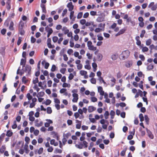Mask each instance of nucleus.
<instances>
[{
	"instance_id": "3",
	"label": "nucleus",
	"mask_w": 157,
	"mask_h": 157,
	"mask_svg": "<svg viewBox=\"0 0 157 157\" xmlns=\"http://www.w3.org/2000/svg\"><path fill=\"white\" fill-rule=\"evenodd\" d=\"M26 97L28 98L29 101L32 100V102L35 103L37 101V99L36 98H33V97L30 93H28L27 94Z\"/></svg>"
},
{
	"instance_id": "37",
	"label": "nucleus",
	"mask_w": 157,
	"mask_h": 157,
	"mask_svg": "<svg viewBox=\"0 0 157 157\" xmlns=\"http://www.w3.org/2000/svg\"><path fill=\"white\" fill-rule=\"evenodd\" d=\"M24 26V22L22 21H21L20 22V23L19 24V28H23V27Z\"/></svg>"
},
{
	"instance_id": "48",
	"label": "nucleus",
	"mask_w": 157,
	"mask_h": 157,
	"mask_svg": "<svg viewBox=\"0 0 157 157\" xmlns=\"http://www.w3.org/2000/svg\"><path fill=\"white\" fill-rule=\"evenodd\" d=\"M5 149L6 148L5 146H2L0 149V152L1 153H3L5 150Z\"/></svg>"
},
{
	"instance_id": "36",
	"label": "nucleus",
	"mask_w": 157,
	"mask_h": 157,
	"mask_svg": "<svg viewBox=\"0 0 157 157\" xmlns=\"http://www.w3.org/2000/svg\"><path fill=\"white\" fill-rule=\"evenodd\" d=\"M43 152V148L40 147L38 151V154L39 155L41 154Z\"/></svg>"
},
{
	"instance_id": "61",
	"label": "nucleus",
	"mask_w": 157,
	"mask_h": 157,
	"mask_svg": "<svg viewBox=\"0 0 157 157\" xmlns=\"http://www.w3.org/2000/svg\"><path fill=\"white\" fill-rule=\"evenodd\" d=\"M139 58L143 61H144L145 59V58L143 55H140L139 56Z\"/></svg>"
},
{
	"instance_id": "59",
	"label": "nucleus",
	"mask_w": 157,
	"mask_h": 157,
	"mask_svg": "<svg viewBox=\"0 0 157 157\" xmlns=\"http://www.w3.org/2000/svg\"><path fill=\"white\" fill-rule=\"evenodd\" d=\"M74 76L72 73H70L68 77V78L69 80H71L73 79Z\"/></svg>"
},
{
	"instance_id": "63",
	"label": "nucleus",
	"mask_w": 157,
	"mask_h": 157,
	"mask_svg": "<svg viewBox=\"0 0 157 157\" xmlns=\"http://www.w3.org/2000/svg\"><path fill=\"white\" fill-rule=\"evenodd\" d=\"M67 9H65L63 10V12L62 13V16L63 17H64V15L67 13Z\"/></svg>"
},
{
	"instance_id": "15",
	"label": "nucleus",
	"mask_w": 157,
	"mask_h": 157,
	"mask_svg": "<svg viewBox=\"0 0 157 157\" xmlns=\"http://www.w3.org/2000/svg\"><path fill=\"white\" fill-rule=\"evenodd\" d=\"M45 30L48 33L52 34L53 32L52 29L49 27L48 26H47L45 28Z\"/></svg>"
},
{
	"instance_id": "26",
	"label": "nucleus",
	"mask_w": 157,
	"mask_h": 157,
	"mask_svg": "<svg viewBox=\"0 0 157 157\" xmlns=\"http://www.w3.org/2000/svg\"><path fill=\"white\" fill-rule=\"evenodd\" d=\"M110 115L111 116V119H113L115 115V112L113 110H111L110 112Z\"/></svg>"
},
{
	"instance_id": "17",
	"label": "nucleus",
	"mask_w": 157,
	"mask_h": 157,
	"mask_svg": "<svg viewBox=\"0 0 157 157\" xmlns=\"http://www.w3.org/2000/svg\"><path fill=\"white\" fill-rule=\"evenodd\" d=\"M40 7L42 8V12L44 13H47V11L45 5L44 4H41L40 5Z\"/></svg>"
},
{
	"instance_id": "24",
	"label": "nucleus",
	"mask_w": 157,
	"mask_h": 157,
	"mask_svg": "<svg viewBox=\"0 0 157 157\" xmlns=\"http://www.w3.org/2000/svg\"><path fill=\"white\" fill-rule=\"evenodd\" d=\"M13 134V132L10 130L7 131L6 135L8 137H10L12 136Z\"/></svg>"
},
{
	"instance_id": "41",
	"label": "nucleus",
	"mask_w": 157,
	"mask_h": 157,
	"mask_svg": "<svg viewBox=\"0 0 157 157\" xmlns=\"http://www.w3.org/2000/svg\"><path fill=\"white\" fill-rule=\"evenodd\" d=\"M80 74L82 75L83 76L87 74V72L86 71L81 70L80 71Z\"/></svg>"
},
{
	"instance_id": "6",
	"label": "nucleus",
	"mask_w": 157,
	"mask_h": 157,
	"mask_svg": "<svg viewBox=\"0 0 157 157\" xmlns=\"http://www.w3.org/2000/svg\"><path fill=\"white\" fill-rule=\"evenodd\" d=\"M38 119H37L35 121V125L37 127H40L42 126L43 124V122L40 121L39 122Z\"/></svg>"
},
{
	"instance_id": "29",
	"label": "nucleus",
	"mask_w": 157,
	"mask_h": 157,
	"mask_svg": "<svg viewBox=\"0 0 157 157\" xmlns=\"http://www.w3.org/2000/svg\"><path fill=\"white\" fill-rule=\"evenodd\" d=\"M75 146L77 147L78 148L81 149L83 148V145L81 143H80L79 144L75 145Z\"/></svg>"
},
{
	"instance_id": "5",
	"label": "nucleus",
	"mask_w": 157,
	"mask_h": 157,
	"mask_svg": "<svg viewBox=\"0 0 157 157\" xmlns=\"http://www.w3.org/2000/svg\"><path fill=\"white\" fill-rule=\"evenodd\" d=\"M73 98L72 99V101L73 102H77L78 99V95L76 93H74L72 94Z\"/></svg>"
},
{
	"instance_id": "38",
	"label": "nucleus",
	"mask_w": 157,
	"mask_h": 157,
	"mask_svg": "<svg viewBox=\"0 0 157 157\" xmlns=\"http://www.w3.org/2000/svg\"><path fill=\"white\" fill-rule=\"evenodd\" d=\"M28 81L26 78L25 76H23L22 78V82L24 84H26Z\"/></svg>"
},
{
	"instance_id": "10",
	"label": "nucleus",
	"mask_w": 157,
	"mask_h": 157,
	"mask_svg": "<svg viewBox=\"0 0 157 157\" xmlns=\"http://www.w3.org/2000/svg\"><path fill=\"white\" fill-rule=\"evenodd\" d=\"M67 7L69 8L68 10L69 11H72L74 9V6L72 5L71 2H70L68 4Z\"/></svg>"
},
{
	"instance_id": "42",
	"label": "nucleus",
	"mask_w": 157,
	"mask_h": 157,
	"mask_svg": "<svg viewBox=\"0 0 157 157\" xmlns=\"http://www.w3.org/2000/svg\"><path fill=\"white\" fill-rule=\"evenodd\" d=\"M17 125L16 121L13 122V124L12 125V128L13 129H15L17 128Z\"/></svg>"
},
{
	"instance_id": "23",
	"label": "nucleus",
	"mask_w": 157,
	"mask_h": 157,
	"mask_svg": "<svg viewBox=\"0 0 157 157\" xmlns=\"http://www.w3.org/2000/svg\"><path fill=\"white\" fill-rule=\"evenodd\" d=\"M92 66L93 68V71L95 72L97 70V64L95 63H93L92 64Z\"/></svg>"
},
{
	"instance_id": "35",
	"label": "nucleus",
	"mask_w": 157,
	"mask_h": 157,
	"mask_svg": "<svg viewBox=\"0 0 157 157\" xmlns=\"http://www.w3.org/2000/svg\"><path fill=\"white\" fill-rule=\"evenodd\" d=\"M154 68V66L152 64L149 65L147 67V68L149 70H151L152 69Z\"/></svg>"
},
{
	"instance_id": "30",
	"label": "nucleus",
	"mask_w": 157,
	"mask_h": 157,
	"mask_svg": "<svg viewBox=\"0 0 157 157\" xmlns=\"http://www.w3.org/2000/svg\"><path fill=\"white\" fill-rule=\"evenodd\" d=\"M52 112L51 108L50 107H48L47 109V113L48 114H51Z\"/></svg>"
},
{
	"instance_id": "32",
	"label": "nucleus",
	"mask_w": 157,
	"mask_h": 157,
	"mask_svg": "<svg viewBox=\"0 0 157 157\" xmlns=\"http://www.w3.org/2000/svg\"><path fill=\"white\" fill-rule=\"evenodd\" d=\"M5 136V133H2L1 135L0 136V143L2 142V141L3 139Z\"/></svg>"
},
{
	"instance_id": "43",
	"label": "nucleus",
	"mask_w": 157,
	"mask_h": 157,
	"mask_svg": "<svg viewBox=\"0 0 157 157\" xmlns=\"http://www.w3.org/2000/svg\"><path fill=\"white\" fill-rule=\"evenodd\" d=\"M44 92L43 91H41L40 92L38 93L37 96L38 95L39 97H42L44 96Z\"/></svg>"
},
{
	"instance_id": "25",
	"label": "nucleus",
	"mask_w": 157,
	"mask_h": 157,
	"mask_svg": "<svg viewBox=\"0 0 157 157\" xmlns=\"http://www.w3.org/2000/svg\"><path fill=\"white\" fill-rule=\"evenodd\" d=\"M19 31L21 35H23L25 34V32L22 28H19Z\"/></svg>"
},
{
	"instance_id": "33",
	"label": "nucleus",
	"mask_w": 157,
	"mask_h": 157,
	"mask_svg": "<svg viewBox=\"0 0 157 157\" xmlns=\"http://www.w3.org/2000/svg\"><path fill=\"white\" fill-rule=\"evenodd\" d=\"M62 152V151L60 149L56 148L55 150L54 153H61Z\"/></svg>"
},
{
	"instance_id": "7",
	"label": "nucleus",
	"mask_w": 157,
	"mask_h": 157,
	"mask_svg": "<svg viewBox=\"0 0 157 157\" xmlns=\"http://www.w3.org/2000/svg\"><path fill=\"white\" fill-rule=\"evenodd\" d=\"M146 130L147 135L151 139H153L154 138V136L152 134V132L150 131V130L147 129H147Z\"/></svg>"
},
{
	"instance_id": "12",
	"label": "nucleus",
	"mask_w": 157,
	"mask_h": 157,
	"mask_svg": "<svg viewBox=\"0 0 157 157\" xmlns=\"http://www.w3.org/2000/svg\"><path fill=\"white\" fill-rule=\"evenodd\" d=\"M140 95L141 97H142L143 95V94L142 91L140 90H138V92H137L136 95H135V97L137 98Z\"/></svg>"
},
{
	"instance_id": "4",
	"label": "nucleus",
	"mask_w": 157,
	"mask_h": 157,
	"mask_svg": "<svg viewBox=\"0 0 157 157\" xmlns=\"http://www.w3.org/2000/svg\"><path fill=\"white\" fill-rule=\"evenodd\" d=\"M25 67L24 70H23L24 71L27 73L28 75H30L31 73V67L30 66L26 65Z\"/></svg>"
},
{
	"instance_id": "11",
	"label": "nucleus",
	"mask_w": 157,
	"mask_h": 157,
	"mask_svg": "<svg viewBox=\"0 0 157 157\" xmlns=\"http://www.w3.org/2000/svg\"><path fill=\"white\" fill-rule=\"evenodd\" d=\"M96 110V108L93 106H89L88 108V111L89 113L92 112Z\"/></svg>"
},
{
	"instance_id": "57",
	"label": "nucleus",
	"mask_w": 157,
	"mask_h": 157,
	"mask_svg": "<svg viewBox=\"0 0 157 157\" xmlns=\"http://www.w3.org/2000/svg\"><path fill=\"white\" fill-rule=\"evenodd\" d=\"M80 22L81 24L83 25L85 24L86 22V20L85 19H82L80 21Z\"/></svg>"
},
{
	"instance_id": "19",
	"label": "nucleus",
	"mask_w": 157,
	"mask_h": 157,
	"mask_svg": "<svg viewBox=\"0 0 157 157\" xmlns=\"http://www.w3.org/2000/svg\"><path fill=\"white\" fill-rule=\"evenodd\" d=\"M71 12L70 13V17L71 19H72V20L73 21H75V17H74V12L73 11H71Z\"/></svg>"
},
{
	"instance_id": "9",
	"label": "nucleus",
	"mask_w": 157,
	"mask_h": 157,
	"mask_svg": "<svg viewBox=\"0 0 157 157\" xmlns=\"http://www.w3.org/2000/svg\"><path fill=\"white\" fill-rule=\"evenodd\" d=\"M46 121H47L44 124V126L46 127H48L50 126V124L52 123L53 122L52 120L47 119Z\"/></svg>"
},
{
	"instance_id": "39",
	"label": "nucleus",
	"mask_w": 157,
	"mask_h": 157,
	"mask_svg": "<svg viewBox=\"0 0 157 157\" xmlns=\"http://www.w3.org/2000/svg\"><path fill=\"white\" fill-rule=\"evenodd\" d=\"M83 15L82 12H80L78 13L77 16V18L78 19H80L82 17Z\"/></svg>"
},
{
	"instance_id": "56",
	"label": "nucleus",
	"mask_w": 157,
	"mask_h": 157,
	"mask_svg": "<svg viewBox=\"0 0 157 157\" xmlns=\"http://www.w3.org/2000/svg\"><path fill=\"white\" fill-rule=\"evenodd\" d=\"M90 14L92 16H95L97 15V12L96 11H92L90 12Z\"/></svg>"
},
{
	"instance_id": "64",
	"label": "nucleus",
	"mask_w": 157,
	"mask_h": 157,
	"mask_svg": "<svg viewBox=\"0 0 157 157\" xmlns=\"http://www.w3.org/2000/svg\"><path fill=\"white\" fill-rule=\"evenodd\" d=\"M73 52V51L71 49H69L67 52V53L69 55H71Z\"/></svg>"
},
{
	"instance_id": "21",
	"label": "nucleus",
	"mask_w": 157,
	"mask_h": 157,
	"mask_svg": "<svg viewBox=\"0 0 157 157\" xmlns=\"http://www.w3.org/2000/svg\"><path fill=\"white\" fill-rule=\"evenodd\" d=\"M14 23L12 21L10 22V25L9 27V29L11 30H13L14 29L13 28Z\"/></svg>"
},
{
	"instance_id": "54",
	"label": "nucleus",
	"mask_w": 157,
	"mask_h": 157,
	"mask_svg": "<svg viewBox=\"0 0 157 157\" xmlns=\"http://www.w3.org/2000/svg\"><path fill=\"white\" fill-rule=\"evenodd\" d=\"M126 30V29L124 28L122 29H121L119 32L121 34H122L124 33Z\"/></svg>"
},
{
	"instance_id": "46",
	"label": "nucleus",
	"mask_w": 157,
	"mask_h": 157,
	"mask_svg": "<svg viewBox=\"0 0 157 157\" xmlns=\"http://www.w3.org/2000/svg\"><path fill=\"white\" fill-rule=\"evenodd\" d=\"M53 150V148L52 146H50L48 147V148L47 149V151L48 152H52Z\"/></svg>"
},
{
	"instance_id": "27",
	"label": "nucleus",
	"mask_w": 157,
	"mask_h": 157,
	"mask_svg": "<svg viewBox=\"0 0 157 157\" xmlns=\"http://www.w3.org/2000/svg\"><path fill=\"white\" fill-rule=\"evenodd\" d=\"M152 42L151 40V39H149L146 41V44L147 46L150 45Z\"/></svg>"
},
{
	"instance_id": "31",
	"label": "nucleus",
	"mask_w": 157,
	"mask_h": 157,
	"mask_svg": "<svg viewBox=\"0 0 157 157\" xmlns=\"http://www.w3.org/2000/svg\"><path fill=\"white\" fill-rule=\"evenodd\" d=\"M109 115V113L108 111H106L104 114L105 118V119H107L108 118V116Z\"/></svg>"
},
{
	"instance_id": "16",
	"label": "nucleus",
	"mask_w": 157,
	"mask_h": 157,
	"mask_svg": "<svg viewBox=\"0 0 157 157\" xmlns=\"http://www.w3.org/2000/svg\"><path fill=\"white\" fill-rule=\"evenodd\" d=\"M76 123H78V124H76V128L77 129H80L81 125V122L78 120H76Z\"/></svg>"
},
{
	"instance_id": "2",
	"label": "nucleus",
	"mask_w": 157,
	"mask_h": 157,
	"mask_svg": "<svg viewBox=\"0 0 157 157\" xmlns=\"http://www.w3.org/2000/svg\"><path fill=\"white\" fill-rule=\"evenodd\" d=\"M130 53L129 51L128 50H127L123 51L121 54V56L122 57V59H124L127 58L129 56Z\"/></svg>"
},
{
	"instance_id": "60",
	"label": "nucleus",
	"mask_w": 157,
	"mask_h": 157,
	"mask_svg": "<svg viewBox=\"0 0 157 157\" xmlns=\"http://www.w3.org/2000/svg\"><path fill=\"white\" fill-rule=\"evenodd\" d=\"M25 141L26 142V143L28 144L30 141L29 138L28 136L25 137Z\"/></svg>"
},
{
	"instance_id": "52",
	"label": "nucleus",
	"mask_w": 157,
	"mask_h": 157,
	"mask_svg": "<svg viewBox=\"0 0 157 157\" xmlns=\"http://www.w3.org/2000/svg\"><path fill=\"white\" fill-rule=\"evenodd\" d=\"M67 89L65 88H62L60 90L59 92L61 94L64 93L67 91Z\"/></svg>"
},
{
	"instance_id": "53",
	"label": "nucleus",
	"mask_w": 157,
	"mask_h": 157,
	"mask_svg": "<svg viewBox=\"0 0 157 157\" xmlns=\"http://www.w3.org/2000/svg\"><path fill=\"white\" fill-rule=\"evenodd\" d=\"M21 37H19L17 43V45H19L21 43Z\"/></svg>"
},
{
	"instance_id": "28",
	"label": "nucleus",
	"mask_w": 157,
	"mask_h": 157,
	"mask_svg": "<svg viewBox=\"0 0 157 157\" xmlns=\"http://www.w3.org/2000/svg\"><path fill=\"white\" fill-rule=\"evenodd\" d=\"M127 150V148L126 147L124 150L122 151L121 153V156H124L125 154L126 151Z\"/></svg>"
},
{
	"instance_id": "51",
	"label": "nucleus",
	"mask_w": 157,
	"mask_h": 157,
	"mask_svg": "<svg viewBox=\"0 0 157 157\" xmlns=\"http://www.w3.org/2000/svg\"><path fill=\"white\" fill-rule=\"evenodd\" d=\"M148 51V48L146 47H144L142 48V51L144 52H147Z\"/></svg>"
},
{
	"instance_id": "34",
	"label": "nucleus",
	"mask_w": 157,
	"mask_h": 157,
	"mask_svg": "<svg viewBox=\"0 0 157 157\" xmlns=\"http://www.w3.org/2000/svg\"><path fill=\"white\" fill-rule=\"evenodd\" d=\"M139 117L140 119V121L142 122L144 120V117L142 114L140 113L139 114Z\"/></svg>"
},
{
	"instance_id": "1",
	"label": "nucleus",
	"mask_w": 157,
	"mask_h": 157,
	"mask_svg": "<svg viewBox=\"0 0 157 157\" xmlns=\"http://www.w3.org/2000/svg\"><path fill=\"white\" fill-rule=\"evenodd\" d=\"M87 46L88 49L91 51H95L97 49V47L92 45V43L90 41H88L87 42Z\"/></svg>"
},
{
	"instance_id": "62",
	"label": "nucleus",
	"mask_w": 157,
	"mask_h": 157,
	"mask_svg": "<svg viewBox=\"0 0 157 157\" xmlns=\"http://www.w3.org/2000/svg\"><path fill=\"white\" fill-rule=\"evenodd\" d=\"M56 66L53 64L52 65L51 69V71H52L53 72L54 71L56 70Z\"/></svg>"
},
{
	"instance_id": "8",
	"label": "nucleus",
	"mask_w": 157,
	"mask_h": 157,
	"mask_svg": "<svg viewBox=\"0 0 157 157\" xmlns=\"http://www.w3.org/2000/svg\"><path fill=\"white\" fill-rule=\"evenodd\" d=\"M133 64V62L132 61H128L125 63V66L128 68L131 67Z\"/></svg>"
},
{
	"instance_id": "58",
	"label": "nucleus",
	"mask_w": 157,
	"mask_h": 157,
	"mask_svg": "<svg viewBox=\"0 0 157 157\" xmlns=\"http://www.w3.org/2000/svg\"><path fill=\"white\" fill-rule=\"evenodd\" d=\"M39 130H38L37 129H36V130H35L34 132V134L36 136H37L39 134Z\"/></svg>"
},
{
	"instance_id": "13",
	"label": "nucleus",
	"mask_w": 157,
	"mask_h": 157,
	"mask_svg": "<svg viewBox=\"0 0 157 157\" xmlns=\"http://www.w3.org/2000/svg\"><path fill=\"white\" fill-rule=\"evenodd\" d=\"M98 91L101 95L103 96L104 95V92L101 86H100L98 87Z\"/></svg>"
},
{
	"instance_id": "49",
	"label": "nucleus",
	"mask_w": 157,
	"mask_h": 157,
	"mask_svg": "<svg viewBox=\"0 0 157 157\" xmlns=\"http://www.w3.org/2000/svg\"><path fill=\"white\" fill-rule=\"evenodd\" d=\"M66 70V69L65 68H62L60 70V72L62 74H64Z\"/></svg>"
},
{
	"instance_id": "14",
	"label": "nucleus",
	"mask_w": 157,
	"mask_h": 157,
	"mask_svg": "<svg viewBox=\"0 0 157 157\" xmlns=\"http://www.w3.org/2000/svg\"><path fill=\"white\" fill-rule=\"evenodd\" d=\"M26 63V59H21L20 62V65H22V67H24Z\"/></svg>"
},
{
	"instance_id": "40",
	"label": "nucleus",
	"mask_w": 157,
	"mask_h": 157,
	"mask_svg": "<svg viewBox=\"0 0 157 157\" xmlns=\"http://www.w3.org/2000/svg\"><path fill=\"white\" fill-rule=\"evenodd\" d=\"M58 37L56 36H54L52 37V40L54 43H56L58 41Z\"/></svg>"
},
{
	"instance_id": "55",
	"label": "nucleus",
	"mask_w": 157,
	"mask_h": 157,
	"mask_svg": "<svg viewBox=\"0 0 157 157\" xmlns=\"http://www.w3.org/2000/svg\"><path fill=\"white\" fill-rule=\"evenodd\" d=\"M118 104L122 107H125L126 106V104L124 102H121L120 104Z\"/></svg>"
},
{
	"instance_id": "45",
	"label": "nucleus",
	"mask_w": 157,
	"mask_h": 157,
	"mask_svg": "<svg viewBox=\"0 0 157 157\" xmlns=\"http://www.w3.org/2000/svg\"><path fill=\"white\" fill-rule=\"evenodd\" d=\"M90 82L92 84H95L96 82V81L95 78H92L90 79Z\"/></svg>"
},
{
	"instance_id": "50",
	"label": "nucleus",
	"mask_w": 157,
	"mask_h": 157,
	"mask_svg": "<svg viewBox=\"0 0 157 157\" xmlns=\"http://www.w3.org/2000/svg\"><path fill=\"white\" fill-rule=\"evenodd\" d=\"M36 41V39L33 36H32L31 38V42L32 43H34Z\"/></svg>"
},
{
	"instance_id": "18",
	"label": "nucleus",
	"mask_w": 157,
	"mask_h": 157,
	"mask_svg": "<svg viewBox=\"0 0 157 157\" xmlns=\"http://www.w3.org/2000/svg\"><path fill=\"white\" fill-rule=\"evenodd\" d=\"M104 20V18L102 17H99L96 19V21L98 22L103 21Z\"/></svg>"
},
{
	"instance_id": "47",
	"label": "nucleus",
	"mask_w": 157,
	"mask_h": 157,
	"mask_svg": "<svg viewBox=\"0 0 157 157\" xmlns=\"http://www.w3.org/2000/svg\"><path fill=\"white\" fill-rule=\"evenodd\" d=\"M7 90V88L6 87V84H5L3 86V93L5 92Z\"/></svg>"
},
{
	"instance_id": "44",
	"label": "nucleus",
	"mask_w": 157,
	"mask_h": 157,
	"mask_svg": "<svg viewBox=\"0 0 157 157\" xmlns=\"http://www.w3.org/2000/svg\"><path fill=\"white\" fill-rule=\"evenodd\" d=\"M145 33H146V32L144 30H142L141 31V33L140 34V37L141 38L143 37Z\"/></svg>"
},
{
	"instance_id": "22",
	"label": "nucleus",
	"mask_w": 157,
	"mask_h": 157,
	"mask_svg": "<svg viewBox=\"0 0 157 157\" xmlns=\"http://www.w3.org/2000/svg\"><path fill=\"white\" fill-rule=\"evenodd\" d=\"M62 30L64 31V34H66L69 32V30L67 29L66 27H63L62 29Z\"/></svg>"
},
{
	"instance_id": "20",
	"label": "nucleus",
	"mask_w": 157,
	"mask_h": 157,
	"mask_svg": "<svg viewBox=\"0 0 157 157\" xmlns=\"http://www.w3.org/2000/svg\"><path fill=\"white\" fill-rule=\"evenodd\" d=\"M102 55L101 54L99 53L97 55V59L98 61H100L102 59Z\"/></svg>"
}]
</instances>
